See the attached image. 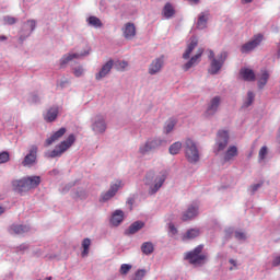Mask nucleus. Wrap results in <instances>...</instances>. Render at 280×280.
Instances as JSON below:
<instances>
[{
	"label": "nucleus",
	"instance_id": "obj_9",
	"mask_svg": "<svg viewBox=\"0 0 280 280\" xmlns=\"http://www.w3.org/2000/svg\"><path fill=\"white\" fill-rule=\"evenodd\" d=\"M165 65V56H161L159 58H155L149 66V74L150 75H156V73H161V70L163 69Z\"/></svg>",
	"mask_w": 280,
	"mask_h": 280
},
{
	"label": "nucleus",
	"instance_id": "obj_44",
	"mask_svg": "<svg viewBox=\"0 0 280 280\" xmlns=\"http://www.w3.org/2000/svg\"><path fill=\"white\" fill-rule=\"evenodd\" d=\"M26 25L30 27V33L28 34H32V32H34L36 30V22H35V20H28L26 22Z\"/></svg>",
	"mask_w": 280,
	"mask_h": 280
},
{
	"label": "nucleus",
	"instance_id": "obj_55",
	"mask_svg": "<svg viewBox=\"0 0 280 280\" xmlns=\"http://www.w3.org/2000/svg\"><path fill=\"white\" fill-rule=\"evenodd\" d=\"M3 213H5V208L0 207V215H3Z\"/></svg>",
	"mask_w": 280,
	"mask_h": 280
},
{
	"label": "nucleus",
	"instance_id": "obj_28",
	"mask_svg": "<svg viewBox=\"0 0 280 280\" xmlns=\"http://www.w3.org/2000/svg\"><path fill=\"white\" fill-rule=\"evenodd\" d=\"M208 21H209V13H205V12L200 13L199 18H198V21H197L198 30L207 28Z\"/></svg>",
	"mask_w": 280,
	"mask_h": 280
},
{
	"label": "nucleus",
	"instance_id": "obj_21",
	"mask_svg": "<svg viewBox=\"0 0 280 280\" xmlns=\"http://www.w3.org/2000/svg\"><path fill=\"white\" fill-rule=\"evenodd\" d=\"M82 56H89V52L85 54H67L63 55L62 58L60 59V67H65V65H68V62H71L73 59L82 58Z\"/></svg>",
	"mask_w": 280,
	"mask_h": 280
},
{
	"label": "nucleus",
	"instance_id": "obj_1",
	"mask_svg": "<svg viewBox=\"0 0 280 280\" xmlns=\"http://www.w3.org/2000/svg\"><path fill=\"white\" fill-rule=\"evenodd\" d=\"M40 185V176H28L12 182V187L18 194H26L31 189H36Z\"/></svg>",
	"mask_w": 280,
	"mask_h": 280
},
{
	"label": "nucleus",
	"instance_id": "obj_36",
	"mask_svg": "<svg viewBox=\"0 0 280 280\" xmlns=\"http://www.w3.org/2000/svg\"><path fill=\"white\" fill-rule=\"evenodd\" d=\"M150 152H152V149L150 148V144L148 142L139 147L138 153L141 156H145V154H150Z\"/></svg>",
	"mask_w": 280,
	"mask_h": 280
},
{
	"label": "nucleus",
	"instance_id": "obj_16",
	"mask_svg": "<svg viewBox=\"0 0 280 280\" xmlns=\"http://www.w3.org/2000/svg\"><path fill=\"white\" fill-rule=\"evenodd\" d=\"M222 100L220 98V96H214L209 105L208 108L206 110V115L210 116V115H215V113H218V108H220V102Z\"/></svg>",
	"mask_w": 280,
	"mask_h": 280
},
{
	"label": "nucleus",
	"instance_id": "obj_11",
	"mask_svg": "<svg viewBox=\"0 0 280 280\" xmlns=\"http://www.w3.org/2000/svg\"><path fill=\"white\" fill-rule=\"evenodd\" d=\"M67 135V128L61 127L59 130L55 131L49 138L45 141V148H49V145H54L56 141H60L62 137Z\"/></svg>",
	"mask_w": 280,
	"mask_h": 280
},
{
	"label": "nucleus",
	"instance_id": "obj_40",
	"mask_svg": "<svg viewBox=\"0 0 280 280\" xmlns=\"http://www.w3.org/2000/svg\"><path fill=\"white\" fill-rule=\"evenodd\" d=\"M132 270V265L130 264H122L120 266L119 272L124 276L128 275Z\"/></svg>",
	"mask_w": 280,
	"mask_h": 280
},
{
	"label": "nucleus",
	"instance_id": "obj_25",
	"mask_svg": "<svg viewBox=\"0 0 280 280\" xmlns=\"http://www.w3.org/2000/svg\"><path fill=\"white\" fill-rule=\"evenodd\" d=\"M44 119L48 124H51V121H56V119H58V107H50L44 115Z\"/></svg>",
	"mask_w": 280,
	"mask_h": 280
},
{
	"label": "nucleus",
	"instance_id": "obj_20",
	"mask_svg": "<svg viewBox=\"0 0 280 280\" xmlns=\"http://www.w3.org/2000/svg\"><path fill=\"white\" fill-rule=\"evenodd\" d=\"M198 215V206H189L188 209L183 213V222H188V220H194Z\"/></svg>",
	"mask_w": 280,
	"mask_h": 280
},
{
	"label": "nucleus",
	"instance_id": "obj_46",
	"mask_svg": "<svg viewBox=\"0 0 280 280\" xmlns=\"http://www.w3.org/2000/svg\"><path fill=\"white\" fill-rule=\"evenodd\" d=\"M262 185H264V182H260L259 184H254V185H252L250 186V191H252V194H255V191H257V189H259V187H262Z\"/></svg>",
	"mask_w": 280,
	"mask_h": 280
},
{
	"label": "nucleus",
	"instance_id": "obj_56",
	"mask_svg": "<svg viewBox=\"0 0 280 280\" xmlns=\"http://www.w3.org/2000/svg\"><path fill=\"white\" fill-rule=\"evenodd\" d=\"M230 270H235V268L231 267Z\"/></svg>",
	"mask_w": 280,
	"mask_h": 280
},
{
	"label": "nucleus",
	"instance_id": "obj_24",
	"mask_svg": "<svg viewBox=\"0 0 280 280\" xmlns=\"http://www.w3.org/2000/svg\"><path fill=\"white\" fill-rule=\"evenodd\" d=\"M240 75L245 82H255V71L248 68L241 69Z\"/></svg>",
	"mask_w": 280,
	"mask_h": 280
},
{
	"label": "nucleus",
	"instance_id": "obj_23",
	"mask_svg": "<svg viewBox=\"0 0 280 280\" xmlns=\"http://www.w3.org/2000/svg\"><path fill=\"white\" fill-rule=\"evenodd\" d=\"M124 222V211L115 210L110 218V224L113 226H119Z\"/></svg>",
	"mask_w": 280,
	"mask_h": 280
},
{
	"label": "nucleus",
	"instance_id": "obj_37",
	"mask_svg": "<svg viewBox=\"0 0 280 280\" xmlns=\"http://www.w3.org/2000/svg\"><path fill=\"white\" fill-rule=\"evenodd\" d=\"M183 148V143L180 142H174L170 149H168V152L170 154H178L180 152V149Z\"/></svg>",
	"mask_w": 280,
	"mask_h": 280
},
{
	"label": "nucleus",
	"instance_id": "obj_27",
	"mask_svg": "<svg viewBox=\"0 0 280 280\" xmlns=\"http://www.w3.org/2000/svg\"><path fill=\"white\" fill-rule=\"evenodd\" d=\"M174 14H176V10L174 9V5L167 2L162 10V15L164 16V19H172Z\"/></svg>",
	"mask_w": 280,
	"mask_h": 280
},
{
	"label": "nucleus",
	"instance_id": "obj_51",
	"mask_svg": "<svg viewBox=\"0 0 280 280\" xmlns=\"http://www.w3.org/2000/svg\"><path fill=\"white\" fill-rule=\"evenodd\" d=\"M119 67L120 69H126V67H128V63L126 61H120Z\"/></svg>",
	"mask_w": 280,
	"mask_h": 280
},
{
	"label": "nucleus",
	"instance_id": "obj_18",
	"mask_svg": "<svg viewBox=\"0 0 280 280\" xmlns=\"http://www.w3.org/2000/svg\"><path fill=\"white\" fill-rule=\"evenodd\" d=\"M114 61L110 59L107 61L100 70L98 73H96L95 79L102 80L103 78H106L110 73V70L113 69Z\"/></svg>",
	"mask_w": 280,
	"mask_h": 280
},
{
	"label": "nucleus",
	"instance_id": "obj_6",
	"mask_svg": "<svg viewBox=\"0 0 280 280\" xmlns=\"http://www.w3.org/2000/svg\"><path fill=\"white\" fill-rule=\"evenodd\" d=\"M163 183H165L164 175L154 176L152 172L147 174V185H150L149 194H156L163 187Z\"/></svg>",
	"mask_w": 280,
	"mask_h": 280
},
{
	"label": "nucleus",
	"instance_id": "obj_49",
	"mask_svg": "<svg viewBox=\"0 0 280 280\" xmlns=\"http://www.w3.org/2000/svg\"><path fill=\"white\" fill-rule=\"evenodd\" d=\"M235 237H236L237 240H246V233L236 231V232H235Z\"/></svg>",
	"mask_w": 280,
	"mask_h": 280
},
{
	"label": "nucleus",
	"instance_id": "obj_53",
	"mask_svg": "<svg viewBox=\"0 0 280 280\" xmlns=\"http://www.w3.org/2000/svg\"><path fill=\"white\" fill-rule=\"evenodd\" d=\"M3 40H8V36H5V35H0V42L3 43Z\"/></svg>",
	"mask_w": 280,
	"mask_h": 280
},
{
	"label": "nucleus",
	"instance_id": "obj_50",
	"mask_svg": "<svg viewBox=\"0 0 280 280\" xmlns=\"http://www.w3.org/2000/svg\"><path fill=\"white\" fill-rule=\"evenodd\" d=\"M170 231L173 233V235H176V233H178V230H176V226H174V224L170 225Z\"/></svg>",
	"mask_w": 280,
	"mask_h": 280
},
{
	"label": "nucleus",
	"instance_id": "obj_57",
	"mask_svg": "<svg viewBox=\"0 0 280 280\" xmlns=\"http://www.w3.org/2000/svg\"><path fill=\"white\" fill-rule=\"evenodd\" d=\"M47 280H51V277L47 278Z\"/></svg>",
	"mask_w": 280,
	"mask_h": 280
},
{
	"label": "nucleus",
	"instance_id": "obj_52",
	"mask_svg": "<svg viewBox=\"0 0 280 280\" xmlns=\"http://www.w3.org/2000/svg\"><path fill=\"white\" fill-rule=\"evenodd\" d=\"M229 262L234 266V268H237V261L235 259H230Z\"/></svg>",
	"mask_w": 280,
	"mask_h": 280
},
{
	"label": "nucleus",
	"instance_id": "obj_47",
	"mask_svg": "<svg viewBox=\"0 0 280 280\" xmlns=\"http://www.w3.org/2000/svg\"><path fill=\"white\" fill-rule=\"evenodd\" d=\"M271 266H272L273 268H277V267L280 266V255L273 257V260H272V262H271Z\"/></svg>",
	"mask_w": 280,
	"mask_h": 280
},
{
	"label": "nucleus",
	"instance_id": "obj_45",
	"mask_svg": "<svg viewBox=\"0 0 280 280\" xmlns=\"http://www.w3.org/2000/svg\"><path fill=\"white\" fill-rule=\"evenodd\" d=\"M73 73L75 78H81V75H84V68L82 67L74 68Z\"/></svg>",
	"mask_w": 280,
	"mask_h": 280
},
{
	"label": "nucleus",
	"instance_id": "obj_17",
	"mask_svg": "<svg viewBox=\"0 0 280 280\" xmlns=\"http://www.w3.org/2000/svg\"><path fill=\"white\" fill-rule=\"evenodd\" d=\"M92 130L98 133L106 132V121L104 120V116H96V119L92 125Z\"/></svg>",
	"mask_w": 280,
	"mask_h": 280
},
{
	"label": "nucleus",
	"instance_id": "obj_48",
	"mask_svg": "<svg viewBox=\"0 0 280 280\" xmlns=\"http://www.w3.org/2000/svg\"><path fill=\"white\" fill-rule=\"evenodd\" d=\"M30 102H32V104H36V103L40 102V97H38L37 94H32Z\"/></svg>",
	"mask_w": 280,
	"mask_h": 280
},
{
	"label": "nucleus",
	"instance_id": "obj_41",
	"mask_svg": "<svg viewBox=\"0 0 280 280\" xmlns=\"http://www.w3.org/2000/svg\"><path fill=\"white\" fill-rule=\"evenodd\" d=\"M266 156H268V147H262L259 150L258 159H259V161H264V159H266Z\"/></svg>",
	"mask_w": 280,
	"mask_h": 280
},
{
	"label": "nucleus",
	"instance_id": "obj_15",
	"mask_svg": "<svg viewBox=\"0 0 280 280\" xmlns=\"http://www.w3.org/2000/svg\"><path fill=\"white\" fill-rule=\"evenodd\" d=\"M240 150L235 145H230L224 155H223V161L225 163H229L230 161H235L236 156H238Z\"/></svg>",
	"mask_w": 280,
	"mask_h": 280
},
{
	"label": "nucleus",
	"instance_id": "obj_3",
	"mask_svg": "<svg viewBox=\"0 0 280 280\" xmlns=\"http://www.w3.org/2000/svg\"><path fill=\"white\" fill-rule=\"evenodd\" d=\"M73 143H75V135L71 133L66 140L57 144L52 151L46 153L47 159H60Z\"/></svg>",
	"mask_w": 280,
	"mask_h": 280
},
{
	"label": "nucleus",
	"instance_id": "obj_29",
	"mask_svg": "<svg viewBox=\"0 0 280 280\" xmlns=\"http://www.w3.org/2000/svg\"><path fill=\"white\" fill-rule=\"evenodd\" d=\"M269 78H270V74H268V71L262 70L261 75L258 79V89H264V86L268 84Z\"/></svg>",
	"mask_w": 280,
	"mask_h": 280
},
{
	"label": "nucleus",
	"instance_id": "obj_26",
	"mask_svg": "<svg viewBox=\"0 0 280 280\" xmlns=\"http://www.w3.org/2000/svg\"><path fill=\"white\" fill-rule=\"evenodd\" d=\"M143 226H145V223H143V221H136L126 231V235H135V233H139V231L143 229Z\"/></svg>",
	"mask_w": 280,
	"mask_h": 280
},
{
	"label": "nucleus",
	"instance_id": "obj_8",
	"mask_svg": "<svg viewBox=\"0 0 280 280\" xmlns=\"http://www.w3.org/2000/svg\"><path fill=\"white\" fill-rule=\"evenodd\" d=\"M229 139H231V137L229 136L228 130L218 131L217 141H215L218 152H222L223 150H226V145H229Z\"/></svg>",
	"mask_w": 280,
	"mask_h": 280
},
{
	"label": "nucleus",
	"instance_id": "obj_30",
	"mask_svg": "<svg viewBox=\"0 0 280 280\" xmlns=\"http://www.w3.org/2000/svg\"><path fill=\"white\" fill-rule=\"evenodd\" d=\"M147 144H149V148L151 149V151H153L156 150V148H161V145L163 144V140L159 138H151L147 140Z\"/></svg>",
	"mask_w": 280,
	"mask_h": 280
},
{
	"label": "nucleus",
	"instance_id": "obj_22",
	"mask_svg": "<svg viewBox=\"0 0 280 280\" xmlns=\"http://www.w3.org/2000/svg\"><path fill=\"white\" fill-rule=\"evenodd\" d=\"M200 235V229L194 228L189 229L186 233L182 235L183 242H188L189 240H196V237H199Z\"/></svg>",
	"mask_w": 280,
	"mask_h": 280
},
{
	"label": "nucleus",
	"instance_id": "obj_35",
	"mask_svg": "<svg viewBox=\"0 0 280 280\" xmlns=\"http://www.w3.org/2000/svg\"><path fill=\"white\" fill-rule=\"evenodd\" d=\"M82 248H83V250H82L81 255H82V257H86L89 255V248H91V238H84L82 241Z\"/></svg>",
	"mask_w": 280,
	"mask_h": 280
},
{
	"label": "nucleus",
	"instance_id": "obj_33",
	"mask_svg": "<svg viewBox=\"0 0 280 280\" xmlns=\"http://www.w3.org/2000/svg\"><path fill=\"white\" fill-rule=\"evenodd\" d=\"M11 231H13V233H15L16 235H21L23 233H27V231H30V226L13 224L11 226Z\"/></svg>",
	"mask_w": 280,
	"mask_h": 280
},
{
	"label": "nucleus",
	"instance_id": "obj_32",
	"mask_svg": "<svg viewBox=\"0 0 280 280\" xmlns=\"http://www.w3.org/2000/svg\"><path fill=\"white\" fill-rule=\"evenodd\" d=\"M88 24L91 25V27H103V23L102 20H100V18L92 15L86 20Z\"/></svg>",
	"mask_w": 280,
	"mask_h": 280
},
{
	"label": "nucleus",
	"instance_id": "obj_7",
	"mask_svg": "<svg viewBox=\"0 0 280 280\" xmlns=\"http://www.w3.org/2000/svg\"><path fill=\"white\" fill-rule=\"evenodd\" d=\"M262 40H264V35L261 34L255 35L252 40L247 42L241 47V52L249 54V51H253V49L259 47Z\"/></svg>",
	"mask_w": 280,
	"mask_h": 280
},
{
	"label": "nucleus",
	"instance_id": "obj_14",
	"mask_svg": "<svg viewBox=\"0 0 280 280\" xmlns=\"http://www.w3.org/2000/svg\"><path fill=\"white\" fill-rule=\"evenodd\" d=\"M202 54H205V49L203 48H199L197 50V54L195 56H192L190 58L189 61H187L184 66H183V70L184 71H189V69H191L192 67H196V65H198L200 62V58H202Z\"/></svg>",
	"mask_w": 280,
	"mask_h": 280
},
{
	"label": "nucleus",
	"instance_id": "obj_34",
	"mask_svg": "<svg viewBox=\"0 0 280 280\" xmlns=\"http://www.w3.org/2000/svg\"><path fill=\"white\" fill-rule=\"evenodd\" d=\"M177 120L175 118H170L164 127V130L166 132V135H170V132H172V130H174V126H176Z\"/></svg>",
	"mask_w": 280,
	"mask_h": 280
},
{
	"label": "nucleus",
	"instance_id": "obj_31",
	"mask_svg": "<svg viewBox=\"0 0 280 280\" xmlns=\"http://www.w3.org/2000/svg\"><path fill=\"white\" fill-rule=\"evenodd\" d=\"M143 255H152L154 253V244L151 242H144L141 246Z\"/></svg>",
	"mask_w": 280,
	"mask_h": 280
},
{
	"label": "nucleus",
	"instance_id": "obj_10",
	"mask_svg": "<svg viewBox=\"0 0 280 280\" xmlns=\"http://www.w3.org/2000/svg\"><path fill=\"white\" fill-rule=\"evenodd\" d=\"M121 180H116L115 183L110 184V188L108 191L104 192L101 198L103 202H107V200H110V198H114V196L119 191V188L122 186Z\"/></svg>",
	"mask_w": 280,
	"mask_h": 280
},
{
	"label": "nucleus",
	"instance_id": "obj_12",
	"mask_svg": "<svg viewBox=\"0 0 280 280\" xmlns=\"http://www.w3.org/2000/svg\"><path fill=\"white\" fill-rule=\"evenodd\" d=\"M121 32L126 40H132L137 36V26H135V23L127 22L121 28Z\"/></svg>",
	"mask_w": 280,
	"mask_h": 280
},
{
	"label": "nucleus",
	"instance_id": "obj_43",
	"mask_svg": "<svg viewBox=\"0 0 280 280\" xmlns=\"http://www.w3.org/2000/svg\"><path fill=\"white\" fill-rule=\"evenodd\" d=\"M3 21L5 23V25H14L16 23V18H12L10 15H7L3 18Z\"/></svg>",
	"mask_w": 280,
	"mask_h": 280
},
{
	"label": "nucleus",
	"instance_id": "obj_4",
	"mask_svg": "<svg viewBox=\"0 0 280 280\" xmlns=\"http://www.w3.org/2000/svg\"><path fill=\"white\" fill-rule=\"evenodd\" d=\"M208 51H209L208 58L209 60H211L209 73L211 75H215L220 71V69H222V67L224 66V62L226 61V58L229 55L226 54V51H223L220 55H218V57L215 58V52H213V50H208Z\"/></svg>",
	"mask_w": 280,
	"mask_h": 280
},
{
	"label": "nucleus",
	"instance_id": "obj_5",
	"mask_svg": "<svg viewBox=\"0 0 280 280\" xmlns=\"http://www.w3.org/2000/svg\"><path fill=\"white\" fill-rule=\"evenodd\" d=\"M184 151L188 163H198V161H200V152L198 151V147H196V142H194V140L186 139Z\"/></svg>",
	"mask_w": 280,
	"mask_h": 280
},
{
	"label": "nucleus",
	"instance_id": "obj_13",
	"mask_svg": "<svg viewBox=\"0 0 280 280\" xmlns=\"http://www.w3.org/2000/svg\"><path fill=\"white\" fill-rule=\"evenodd\" d=\"M37 154H38V147L32 145L30 149V153L24 158L22 165L24 167H30V165H34V163H36Z\"/></svg>",
	"mask_w": 280,
	"mask_h": 280
},
{
	"label": "nucleus",
	"instance_id": "obj_42",
	"mask_svg": "<svg viewBox=\"0 0 280 280\" xmlns=\"http://www.w3.org/2000/svg\"><path fill=\"white\" fill-rule=\"evenodd\" d=\"M10 161V153L8 151L0 152V164Z\"/></svg>",
	"mask_w": 280,
	"mask_h": 280
},
{
	"label": "nucleus",
	"instance_id": "obj_2",
	"mask_svg": "<svg viewBox=\"0 0 280 280\" xmlns=\"http://www.w3.org/2000/svg\"><path fill=\"white\" fill-rule=\"evenodd\" d=\"M205 245H198L190 252L184 254V259L191 266H205L207 264V255L202 254Z\"/></svg>",
	"mask_w": 280,
	"mask_h": 280
},
{
	"label": "nucleus",
	"instance_id": "obj_38",
	"mask_svg": "<svg viewBox=\"0 0 280 280\" xmlns=\"http://www.w3.org/2000/svg\"><path fill=\"white\" fill-rule=\"evenodd\" d=\"M148 275L145 269H138L132 276L131 280H143V278Z\"/></svg>",
	"mask_w": 280,
	"mask_h": 280
},
{
	"label": "nucleus",
	"instance_id": "obj_54",
	"mask_svg": "<svg viewBox=\"0 0 280 280\" xmlns=\"http://www.w3.org/2000/svg\"><path fill=\"white\" fill-rule=\"evenodd\" d=\"M241 3H243V4L253 3V0H242Z\"/></svg>",
	"mask_w": 280,
	"mask_h": 280
},
{
	"label": "nucleus",
	"instance_id": "obj_19",
	"mask_svg": "<svg viewBox=\"0 0 280 280\" xmlns=\"http://www.w3.org/2000/svg\"><path fill=\"white\" fill-rule=\"evenodd\" d=\"M198 47V38L190 37V43L187 45L185 52L183 54L184 60H189L194 49Z\"/></svg>",
	"mask_w": 280,
	"mask_h": 280
},
{
	"label": "nucleus",
	"instance_id": "obj_39",
	"mask_svg": "<svg viewBox=\"0 0 280 280\" xmlns=\"http://www.w3.org/2000/svg\"><path fill=\"white\" fill-rule=\"evenodd\" d=\"M255 102V93L247 92V102L244 103L245 108H248V106H252Z\"/></svg>",
	"mask_w": 280,
	"mask_h": 280
}]
</instances>
